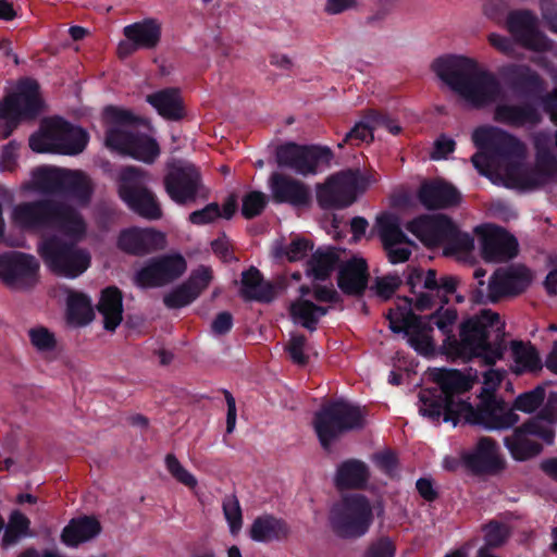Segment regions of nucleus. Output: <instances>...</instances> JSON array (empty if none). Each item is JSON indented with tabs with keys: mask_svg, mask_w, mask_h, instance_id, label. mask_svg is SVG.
<instances>
[{
	"mask_svg": "<svg viewBox=\"0 0 557 557\" xmlns=\"http://www.w3.org/2000/svg\"><path fill=\"white\" fill-rule=\"evenodd\" d=\"M445 305L441 304L433 313L424 318L445 335L441 352L448 360L467 363L479 358L484 366L492 367L497 360L503 359L507 346L505 323L498 313L485 309L462 321L459 325V338H457L453 329L457 322L458 312L454 307L445 308Z\"/></svg>",
	"mask_w": 557,
	"mask_h": 557,
	"instance_id": "f257e3e1",
	"label": "nucleus"
},
{
	"mask_svg": "<svg viewBox=\"0 0 557 557\" xmlns=\"http://www.w3.org/2000/svg\"><path fill=\"white\" fill-rule=\"evenodd\" d=\"M431 376L437 387L426 388L420 392L419 399L422 403L420 412L432 421H438L443 417L445 422L456 425L460 416L466 422L482 429H497L510 425L516 421V416L508 413L505 417L496 416L503 403L497 401L494 395L482 400L473 407L460 396L472 388V381L457 369L435 368Z\"/></svg>",
	"mask_w": 557,
	"mask_h": 557,
	"instance_id": "f03ea898",
	"label": "nucleus"
},
{
	"mask_svg": "<svg viewBox=\"0 0 557 557\" xmlns=\"http://www.w3.org/2000/svg\"><path fill=\"white\" fill-rule=\"evenodd\" d=\"M431 70L453 91L474 108L495 103L502 96V85L494 73L480 69L471 58L445 54L433 60Z\"/></svg>",
	"mask_w": 557,
	"mask_h": 557,
	"instance_id": "7ed1b4c3",
	"label": "nucleus"
},
{
	"mask_svg": "<svg viewBox=\"0 0 557 557\" xmlns=\"http://www.w3.org/2000/svg\"><path fill=\"white\" fill-rule=\"evenodd\" d=\"M103 119L109 125L106 131V146L111 150L127 154L151 164L160 154V146L151 136L134 131L144 120L131 110L115 106L103 109Z\"/></svg>",
	"mask_w": 557,
	"mask_h": 557,
	"instance_id": "20e7f679",
	"label": "nucleus"
},
{
	"mask_svg": "<svg viewBox=\"0 0 557 557\" xmlns=\"http://www.w3.org/2000/svg\"><path fill=\"white\" fill-rule=\"evenodd\" d=\"M149 173L138 166H123L116 177V191L121 201L136 215L157 221L163 210L157 194L149 187Z\"/></svg>",
	"mask_w": 557,
	"mask_h": 557,
	"instance_id": "39448f33",
	"label": "nucleus"
},
{
	"mask_svg": "<svg viewBox=\"0 0 557 557\" xmlns=\"http://www.w3.org/2000/svg\"><path fill=\"white\" fill-rule=\"evenodd\" d=\"M375 181L374 174L364 173L360 169L342 170L318 185V205L323 210L348 208Z\"/></svg>",
	"mask_w": 557,
	"mask_h": 557,
	"instance_id": "423d86ee",
	"label": "nucleus"
},
{
	"mask_svg": "<svg viewBox=\"0 0 557 557\" xmlns=\"http://www.w3.org/2000/svg\"><path fill=\"white\" fill-rule=\"evenodd\" d=\"M313 429L321 446L329 449L341 435L364 426L359 406L343 399L324 404L313 416Z\"/></svg>",
	"mask_w": 557,
	"mask_h": 557,
	"instance_id": "0eeeda50",
	"label": "nucleus"
},
{
	"mask_svg": "<svg viewBox=\"0 0 557 557\" xmlns=\"http://www.w3.org/2000/svg\"><path fill=\"white\" fill-rule=\"evenodd\" d=\"M39 84L32 78L20 81L14 92L0 101V138H8L22 120L35 119L41 111Z\"/></svg>",
	"mask_w": 557,
	"mask_h": 557,
	"instance_id": "6e6552de",
	"label": "nucleus"
},
{
	"mask_svg": "<svg viewBox=\"0 0 557 557\" xmlns=\"http://www.w3.org/2000/svg\"><path fill=\"white\" fill-rule=\"evenodd\" d=\"M38 252L52 273L66 278L78 277L91 262L87 250L57 235L42 239L38 246Z\"/></svg>",
	"mask_w": 557,
	"mask_h": 557,
	"instance_id": "1a4fd4ad",
	"label": "nucleus"
},
{
	"mask_svg": "<svg viewBox=\"0 0 557 557\" xmlns=\"http://www.w3.org/2000/svg\"><path fill=\"white\" fill-rule=\"evenodd\" d=\"M373 522V511L369 499L362 494H351L335 504L330 512L333 532L342 539L363 536Z\"/></svg>",
	"mask_w": 557,
	"mask_h": 557,
	"instance_id": "9d476101",
	"label": "nucleus"
},
{
	"mask_svg": "<svg viewBox=\"0 0 557 557\" xmlns=\"http://www.w3.org/2000/svg\"><path fill=\"white\" fill-rule=\"evenodd\" d=\"M472 140L478 150H488L497 162L507 163L510 176L525 154L523 143L499 127H478L472 134Z\"/></svg>",
	"mask_w": 557,
	"mask_h": 557,
	"instance_id": "9b49d317",
	"label": "nucleus"
},
{
	"mask_svg": "<svg viewBox=\"0 0 557 557\" xmlns=\"http://www.w3.org/2000/svg\"><path fill=\"white\" fill-rule=\"evenodd\" d=\"M532 283V273L524 265L511 267L507 270H497L487 285V293L482 288L471 292L470 300L473 304H495L504 296H518L524 293Z\"/></svg>",
	"mask_w": 557,
	"mask_h": 557,
	"instance_id": "f8f14e48",
	"label": "nucleus"
},
{
	"mask_svg": "<svg viewBox=\"0 0 557 557\" xmlns=\"http://www.w3.org/2000/svg\"><path fill=\"white\" fill-rule=\"evenodd\" d=\"M333 152L329 147L286 143L276 149V162L280 168H288L307 176L315 174L319 165H329Z\"/></svg>",
	"mask_w": 557,
	"mask_h": 557,
	"instance_id": "ddd939ff",
	"label": "nucleus"
},
{
	"mask_svg": "<svg viewBox=\"0 0 557 557\" xmlns=\"http://www.w3.org/2000/svg\"><path fill=\"white\" fill-rule=\"evenodd\" d=\"M554 428L535 425L529 419L516 426L510 435L504 437V446L516 461H527L543 451V445L534 440H541L547 445L555 441Z\"/></svg>",
	"mask_w": 557,
	"mask_h": 557,
	"instance_id": "4468645a",
	"label": "nucleus"
},
{
	"mask_svg": "<svg viewBox=\"0 0 557 557\" xmlns=\"http://www.w3.org/2000/svg\"><path fill=\"white\" fill-rule=\"evenodd\" d=\"M186 269V260L180 253L153 257L136 271L134 284L145 289L162 287L181 277Z\"/></svg>",
	"mask_w": 557,
	"mask_h": 557,
	"instance_id": "2eb2a0df",
	"label": "nucleus"
},
{
	"mask_svg": "<svg viewBox=\"0 0 557 557\" xmlns=\"http://www.w3.org/2000/svg\"><path fill=\"white\" fill-rule=\"evenodd\" d=\"M506 26L517 44L536 52L552 49V41L537 28V18L530 10H513L508 13Z\"/></svg>",
	"mask_w": 557,
	"mask_h": 557,
	"instance_id": "dca6fc26",
	"label": "nucleus"
},
{
	"mask_svg": "<svg viewBox=\"0 0 557 557\" xmlns=\"http://www.w3.org/2000/svg\"><path fill=\"white\" fill-rule=\"evenodd\" d=\"M481 256L486 262H507L519 251L517 238L502 226L486 224L478 226Z\"/></svg>",
	"mask_w": 557,
	"mask_h": 557,
	"instance_id": "f3484780",
	"label": "nucleus"
},
{
	"mask_svg": "<svg viewBox=\"0 0 557 557\" xmlns=\"http://www.w3.org/2000/svg\"><path fill=\"white\" fill-rule=\"evenodd\" d=\"M163 184L168 196L180 206L194 202L203 188L201 174L193 164L173 166Z\"/></svg>",
	"mask_w": 557,
	"mask_h": 557,
	"instance_id": "a211bd4d",
	"label": "nucleus"
},
{
	"mask_svg": "<svg viewBox=\"0 0 557 557\" xmlns=\"http://www.w3.org/2000/svg\"><path fill=\"white\" fill-rule=\"evenodd\" d=\"M461 459L465 467L476 475H495L506 468L497 442L488 436L480 437L474 448L462 454Z\"/></svg>",
	"mask_w": 557,
	"mask_h": 557,
	"instance_id": "6ab92c4d",
	"label": "nucleus"
},
{
	"mask_svg": "<svg viewBox=\"0 0 557 557\" xmlns=\"http://www.w3.org/2000/svg\"><path fill=\"white\" fill-rule=\"evenodd\" d=\"M499 74L508 87L527 99H541L546 90L544 78L527 64L510 63L500 67Z\"/></svg>",
	"mask_w": 557,
	"mask_h": 557,
	"instance_id": "aec40b11",
	"label": "nucleus"
},
{
	"mask_svg": "<svg viewBox=\"0 0 557 557\" xmlns=\"http://www.w3.org/2000/svg\"><path fill=\"white\" fill-rule=\"evenodd\" d=\"M38 271L39 263L32 255L20 251L0 255V278L8 285L33 286Z\"/></svg>",
	"mask_w": 557,
	"mask_h": 557,
	"instance_id": "412c9836",
	"label": "nucleus"
},
{
	"mask_svg": "<svg viewBox=\"0 0 557 557\" xmlns=\"http://www.w3.org/2000/svg\"><path fill=\"white\" fill-rule=\"evenodd\" d=\"M116 244L129 256L144 257L163 249L166 238L163 232L153 227L132 226L120 232Z\"/></svg>",
	"mask_w": 557,
	"mask_h": 557,
	"instance_id": "4be33fe9",
	"label": "nucleus"
},
{
	"mask_svg": "<svg viewBox=\"0 0 557 557\" xmlns=\"http://www.w3.org/2000/svg\"><path fill=\"white\" fill-rule=\"evenodd\" d=\"M49 136L52 139L54 153L75 156L86 148L89 135L60 116L47 119Z\"/></svg>",
	"mask_w": 557,
	"mask_h": 557,
	"instance_id": "5701e85b",
	"label": "nucleus"
},
{
	"mask_svg": "<svg viewBox=\"0 0 557 557\" xmlns=\"http://www.w3.org/2000/svg\"><path fill=\"white\" fill-rule=\"evenodd\" d=\"M58 201L52 199H37L21 202L13 209V220L27 231H46L51 228Z\"/></svg>",
	"mask_w": 557,
	"mask_h": 557,
	"instance_id": "b1692460",
	"label": "nucleus"
},
{
	"mask_svg": "<svg viewBox=\"0 0 557 557\" xmlns=\"http://www.w3.org/2000/svg\"><path fill=\"white\" fill-rule=\"evenodd\" d=\"M269 187L275 203H287L295 208L311 205L312 195L308 185L280 172H273L269 178Z\"/></svg>",
	"mask_w": 557,
	"mask_h": 557,
	"instance_id": "393cba45",
	"label": "nucleus"
},
{
	"mask_svg": "<svg viewBox=\"0 0 557 557\" xmlns=\"http://www.w3.org/2000/svg\"><path fill=\"white\" fill-rule=\"evenodd\" d=\"M455 222L445 214L421 215L407 223V230L429 247L444 246Z\"/></svg>",
	"mask_w": 557,
	"mask_h": 557,
	"instance_id": "a878e982",
	"label": "nucleus"
},
{
	"mask_svg": "<svg viewBox=\"0 0 557 557\" xmlns=\"http://www.w3.org/2000/svg\"><path fill=\"white\" fill-rule=\"evenodd\" d=\"M420 203L429 210L447 209L460 203L459 190L445 181H432L421 185L418 191Z\"/></svg>",
	"mask_w": 557,
	"mask_h": 557,
	"instance_id": "bb28decb",
	"label": "nucleus"
},
{
	"mask_svg": "<svg viewBox=\"0 0 557 557\" xmlns=\"http://www.w3.org/2000/svg\"><path fill=\"white\" fill-rule=\"evenodd\" d=\"M494 120L497 123L519 128L540 124L542 115L537 107L530 101L519 104L500 103L494 110Z\"/></svg>",
	"mask_w": 557,
	"mask_h": 557,
	"instance_id": "cd10ccee",
	"label": "nucleus"
},
{
	"mask_svg": "<svg viewBox=\"0 0 557 557\" xmlns=\"http://www.w3.org/2000/svg\"><path fill=\"white\" fill-rule=\"evenodd\" d=\"M367 122L357 123L344 137L343 143L350 145H359L368 139L373 138V129L383 127L391 134L397 135L401 128L397 125L396 121L393 120L387 113L369 110L366 114Z\"/></svg>",
	"mask_w": 557,
	"mask_h": 557,
	"instance_id": "c85d7f7f",
	"label": "nucleus"
},
{
	"mask_svg": "<svg viewBox=\"0 0 557 557\" xmlns=\"http://www.w3.org/2000/svg\"><path fill=\"white\" fill-rule=\"evenodd\" d=\"M369 280L368 264L362 258H352L344 263L338 271L337 285L349 296L363 295Z\"/></svg>",
	"mask_w": 557,
	"mask_h": 557,
	"instance_id": "c756f323",
	"label": "nucleus"
},
{
	"mask_svg": "<svg viewBox=\"0 0 557 557\" xmlns=\"http://www.w3.org/2000/svg\"><path fill=\"white\" fill-rule=\"evenodd\" d=\"M290 534L289 524L282 518L271 513L258 516L249 529V536L258 543L283 542Z\"/></svg>",
	"mask_w": 557,
	"mask_h": 557,
	"instance_id": "7c9ffc66",
	"label": "nucleus"
},
{
	"mask_svg": "<svg viewBox=\"0 0 557 557\" xmlns=\"http://www.w3.org/2000/svg\"><path fill=\"white\" fill-rule=\"evenodd\" d=\"M545 399V388L543 386H536L531 391L524 392L519 394L512 405L508 407L507 403L502 399L497 398V401L503 403L499 407L500 410L497 412L496 416L498 417H505L508 413H511L516 416V421H513L510 425L504 426V428H497V429H484L485 431H504L508 430L512 426H515L519 420L520 417L516 411H521L524 413H533L535 412L544 403Z\"/></svg>",
	"mask_w": 557,
	"mask_h": 557,
	"instance_id": "2f4dec72",
	"label": "nucleus"
},
{
	"mask_svg": "<svg viewBox=\"0 0 557 557\" xmlns=\"http://www.w3.org/2000/svg\"><path fill=\"white\" fill-rule=\"evenodd\" d=\"M146 101L156 109L160 116L168 121H180L185 115L184 103L178 88H163L148 95Z\"/></svg>",
	"mask_w": 557,
	"mask_h": 557,
	"instance_id": "473e14b6",
	"label": "nucleus"
},
{
	"mask_svg": "<svg viewBox=\"0 0 557 557\" xmlns=\"http://www.w3.org/2000/svg\"><path fill=\"white\" fill-rule=\"evenodd\" d=\"M102 531L101 523L94 516H83L72 519L63 529L62 542L71 547L97 537Z\"/></svg>",
	"mask_w": 557,
	"mask_h": 557,
	"instance_id": "72a5a7b5",
	"label": "nucleus"
},
{
	"mask_svg": "<svg viewBox=\"0 0 557 557\" xmlns=\"http://www.w3.org/2000/svg\"><path fill=\"white\" fill-rule=\"evenodd\" d=\"M98 312L103 317V327L114 332L123 320V295L116 286H108L101 290L97 305Z\"/></svg>",
	"mask_w": 557,
	"mask_h": 557,
	"instance_id": "f704fd0d",
	"label": "nucleus"
},
{
	"mask_svg": "<svg viewBox=\"0 0 557 557\" xmlns=\"http://www.w3.org/2000/svg\"><path fill=\"white\" fill-rule=\"evenodd\" d=\"M370 478L368 466L359 459H347L343 461L336 470L334 483L335 486L343 490H361Z\"/></svg>",
	"mask_w": 557,
	"mask_h": 557,
	"instance_id": "c9c22d12",
	"label": "nucleus"
},
{
	"mask_svg": "<svg viewBox=\"0 0 557 557\" xmlns=\"http://www.w3.org/2000/svg\"><path fill=\"white\" fill-rule=\"evenodd\" d=\"M408 343L414 351L425 358L436 355L432 336L433 326L422 315H412L409 322Z\"/></svg>",
	"mask_w": 557,
	"mask_h": 557,
	"instance_id": "e433bc0d",
	"label": "nucleus"
},
{
	"mask_svg": "<svg viewBox=\"0 0 557 557\" xmlns=\"http://www.w3.org/2000/svg\"><path fill=\"white\" fill-rule=\"evenodd\" d=\"M50 230L59 231L74 239H81L86 233V223L75 208L58 201Z\"/></svg>",
	"mask_w": 557,
	"mask_h": 557,
	"instance_id": "4c0bfd02",
	"label": "nucleus"
},
{
	"mask_svg": "<svg viewBox=\"0 0 557 557\" xmlns=\"http://www.w3.org/2000/svg\"><path fill=\"white\" fill-rule=\"evenodd\" d=\"M123 35L140 49H154L161 40V24L156 18H145L126 25Z\"/></svg>",
	"mask_w": 557,
	"mask_h": 557,
	"instance_id": "58836bf2",
	"label": "nucleus"
},
{
	"mask_svg": "<svg viewBox=\"0 0 557 557\" xmlns=\"http://www.w3.org/2000/svg\"><path fill=\"white\" fill-rule=\"evenodd\" d=\"M240 296L245 300L269 302L273 299L274 290L270 283H265L262 273L250 267L242 273Z\"/></svg>",
	"mask_w": 557,
	"mask_h": 557,
	"instance_id": "ea45409f",
	"label": "nucleus"
},
{
	"mask_svg": "<svg viewBox=\"0 0 557 557\" xmlns=\"http://www.w3.org/2000/svg\"><path fill=\"white\" fill-rule=\"evenodd\" d=\"M376 228L383 248L398 245L414 246V243L401 230L400 220L394 213L383 212L377 215Z\"/></svg>",
	"mask_w": 557,
	"mask_h": 557,
	"instance_id": "a19ab883",
	"label": "nucleus"
},
{
	"mask_svg": "<svg viewBox=\"0 0 557 557\" xmlns=\"http://www.w3.org/2000/svg\"><path fill=\"white\" fill-rule=\"evenodd\" d=\"M66 318L69 323L77 326L89 324L95 318L90 298L84 293L70 292L66 299Z\"/></svg>",
	"mask_w": 557,
	"mask_h": 557,
	"instance_id": "79ce46f5",
	"label": "nucleus"
},
{
	"mask_svg": "<svg viewBox=\"0 0 557 557\" xmlns=\"http://www.w3.org/2000/svg\"><path fill=\"white\" fill-rule=\"evenodd\" d=\"M92 195L89 178L81 171L66 170L60 196H65L87 203Z\"/></svg>",
	"mask_w": 557,
	"mask_h": 557,
	"instance_id": "37998d69",
	"label": "nucleus"
},
{
	"mask_svg": "<svg viewBox=\"0 0 557 557\" xmlns=\"http://www.w3.org/2000/svg\"><path fill=\"white\" fill-rule=\"evenodd\" d=\"M511 351L516 363L515 372L521 374L523 372H539L542 370V360L536 348L523 342L513 341L511 343Z\"/></svg>",
	"mask_w": 557,
	"mask_h": 557,
	"instance_id": "c03bdc74",
	"label": "nucleus"
},
{
	"mask_svg": "<svg viewBox=\"0 0 557 557\" xmlns=\"http://www.w3.org/2000/svg\"><path fill=\"white\" fill-rule=\"evenodd\" d=\"M339 262L337 250L330 247L325 250L319 248L308 261V271L319 281H325L335 270Z\"/></svg>",
	"mask_w": 557,
	"mask_h": 557,
	"instance_id": "a18cd8bd",
	"label": "nucleus"
},
{
	"mask_svg": "<svg viewBox=\"0 0 557 557\" xmlns=\"http://www.w3.org/2000/svg\"><path fill=\"white\" fill-rule=\"evenodd\" d=\"M459 280L454 275H444L437 278V271L429 269L424 273L422 287L436 293L440 304H448L449 296L456 293Z\"/></svg>",
	"mask_w": 557,
	"mask_h": 557,
	"instance_id": "49530a36",
	"label": "nucleus"
},
{
	"mask_svg": "<svg viewBox=\"0 0 557 557\" xmlns=\"http://www.w3.org/2000/svg\"><path fill=\"white\" fill-rule=\"evenodd\" d=\"M66 169L39 166L33 171L37 189L47 195H60Z\"/></svg>",
	"mask_w": 557,
	"mask_h": 557,
	"instance_id": "de8ad7c7",
	"label": "nucleus"
},
{
	"mask_svg": "<svg viewBox=\"0 0 557 557\" xmlns=\"http://www.w3.org/2000/svg\"><path fill=\"white\" fill-rule=\"evenodd\" d=\"M289 315L295 324H298L310 332L318 327V319L312 308V301L305 298H297L289 306Z\"/></svg>",
	"mask_w": 557,
	"mask_h": 557,
	"instance_id": "09e8293b",
	"label": "nucleus"
},
{
	"mask_svg": "<svg viewBox=\"0 0 557 557\" xmlns=\"http://www.w3.org/2000/svg\"><path fill=\"white\" fill-rule=\"evenodd\" d=\"M404 305H397L386 313L385 318L389 321V329L393 333H405L407 336L409 332V322L412 315H417L412 311V298L404 297Z\"/></svg>",
	"mask_w": 557,
	"mask_h": 557,
	"instance_id": "8fccbe9b",
	"label": "nucleus"
},
{
	"mask_svg": "<svg viewBox=\"0 0 557 557\" xmlns=\"http://www.w3.org/2000/svg\"><path fill=\"white\" fill-rule=\"evenodd\" d=\"M474 248L473 237L466 232H461L455 224L453 231L444 245L445 255H455L458 252H470Z\"/></svg>",
	"mask_w": 557,
	"mask_h": 557,
	"instance_id": "3c124183",
	"label": "nucleus"
},
{
	"mask_svg": "<svg viewBox=\"0 0 557 557\" xmlns=\"http://www.w3.org/2000/svg\"><path fill=\"white\" fill-rule=\"evenodd\" d=\"M222 509L228 523L230 532L236 535L243 527V513L239 502L235 495H228L223 499Z\"/></svg>",
	"mask_w": 557,
	"mask_h": 557,
	"instance_id": "603ef678",
	"label": "nucleus"
},
{
	"mask_svg": "<svg viewBox=\"0 0 557 557\" xmlns=\"http://www.w3.org/2000/svg\"><path fill=\"white\" fill-rule=\"evenodd\" d=\"M267 203V196L262 191H249L243 197L242 215L247 220H251L263 212Z\"/></svg>",
	"mask_w": 557,
	"mask_h": 557,
	"instance_id": "864d4df0",
	"label": "nucleus"
},
{
	"mask_svg": "<svg viewBox=\"0 0 557 557\" xmlns=\"http://www.w3.org/2000/svg\"><path fill=\"white\" fill-rule=\"evenodd\" d=\"M485 547L497 548L506 543L510 532L506 524L492 520L483 527Z\"/></svg>",
	"mask_w": 557,
	"mask_h": 557,
	"instance_id": "5fc2aeb1",
	"label": "nucleus"
},
{
	"mask_svg": "<svg viewBox=\"0 0 557 557\" xmlns=\"http://www.w3.org/2000/svg\"><path fill=\"white\" fill-rule=\"evenodd\" d=\"M197 298V293H193L185 283H182L163 297V304L169 309H180L190 305Z\"/></svg>",
	"mask_w": 557,
	"mask_h": 557,
	"instance_id": "6e6d98bb",
	"label": "nucleus"
},
{
	"mask_svg": "<svg viewBox=\"0 0 557 557\" xmlns=\"http://www.w3.org/2000/svg\"><path fill=\"white\" fill-rule=\"evenodd\" d=\"M529 420L535 425L553 428L557 421V392H550L544 406Z\"/></svg>",
	"mask_w": 557,
	"mask_h": 557,
	"instance_id": "4d7b16f0",
	"label": "nucleus"
},
{
	"mask_svg": "<svg viewBox=\"0 0 557 557\" xmlns=\"http://www.w3.org/2000/svg\"><path fill=\"white\" fill-rule=\"evenodd\" d=\"M165 467L169 473L183 485L195 488L197 486V479L183 467L180 460L173 454L165 456Z\"/></svg>",
	"mask_w": 557,
	"mask_h": 557,
	"instance_id": "13d9d810",
	"label": "nucleus"
},
{
	"mask_svg": "<svg viewBox=\"0 0 557 557\" xmlns=\"http://www.w3.org/2000/svg\"><path fill=\"white\" fill-rule=\"evenodd\" d=\"M516 174V183L525 189H535L540 188L549 181L545 177L543 173L539 171L536 166L530 169L520 170L519 166L513 171Z\"/></svg>",
	"mask_w": 557,
	"mask_h": 557,
	"instance_id": "bf43d9fd",
	"label": "nucleus"
},
{
	"mask_svg": "<svg viewBox=\"0 0 557 557\" xmlns=\"http://www.w3.org/2000/svg\"><path fill=\"white\" fill-rule=\"evenodd\" d=\"M32 345L41 352L52 351L57 347V339L52 332L45 326H38L28 331Z\"/></svg>",
	"mask_w": 557,
	"mask_h": 557,
	"instance_id": "052dcab7",
	"label": "nucleus"
},
{
	"mask_svg": "<svg viewBox=\"0 0 557 557\" xmlns=\"http://www.w3.org/2000/svg\"><path fill=\"white\" fill-rule=\"evenodd\" d=\"M372 460L380 471L391 479L398 474L399 460L395 451L385 449L373 455Z\"/></svg>",
	"mask_w": 557,
	"mask_h": 557,
	"instance_id": "680f3d73",
	"label": "nucleus"
},
{
	"mask_svg": "<svg viewBox=\"0 0 557 557\" xmlns=\"http://www.w3.org/2000/svg\"><path fill=\"white\" fill-rule=\"evenodd\" d=\"M212 281V270L209 267L200 265L194 270L188 280L184 283L193 293H197V297L209 286Z\"/></svg>",
	"mask_w": 557,
	"mask_h": 557,
	"instance_id": "e2e57ef3",
	"label": "nucleus"
},
{
	"mask_svg": "<svg viewBox=\"0 0 557 557\" xmlns=\"http://www.w3.org/2000/svg\"><path fill=\"white\" fill-rule=\"evenodd\" d=\"M222 216L221 207L218 202H210L200 210L189 213L188 221L194 225H206Z\"/></svg>",
	"mask_w": 557,
	"mask_h": 557,
	"instance_id": "0e129e2a",
	"label": "nucleus"
},
{
	"mask_svg": "<svg viewBox=\"0 0 557 557\" xmlns=\"http://www.w3.org/2000/svg\"><path fill=\"white\" fill-rule=\"evenodd\" d=\"M306 343L307 338L304 334H295L290 336L286 345V351L292 361L298 366H306L309 361L308 355L304 351Z\"/></svg>",
	"mask_w": 557,
	"mask_h": 557,
	"instance_id": "69168bd1",
	"label": "nucleus"
},
{
	"mask_svg": "<svg viewBox=\"0 0 557 557\" xmlns=\"http://www.w3.org/2000/svg\"><path fill=\"white\" fill-rule=\"evenodd\" d=\"M396 545L388 536H381L371 542L363 557H395Z\"/></svg>",
	"mask_w": 557,
	"mask_h": 557,
	"instance_id": "338daca9",
	"label": "nucleus"
},
{
	"mask_svg": "<svg viewBox=\"0 0 557 557\" xmlns=\"http://www.w3.org/2000/svg\"><path fill=\"white\" fill-rule=\"evenodd\" d=\"M535 166L550 181L557 176V158L549 149H539Z\"/></svg>",
	"mask_w": 557,
	"mask_h": 557,
	"instance_id": "774afa93",
	"label": "nucleus"
}]
</instances>
